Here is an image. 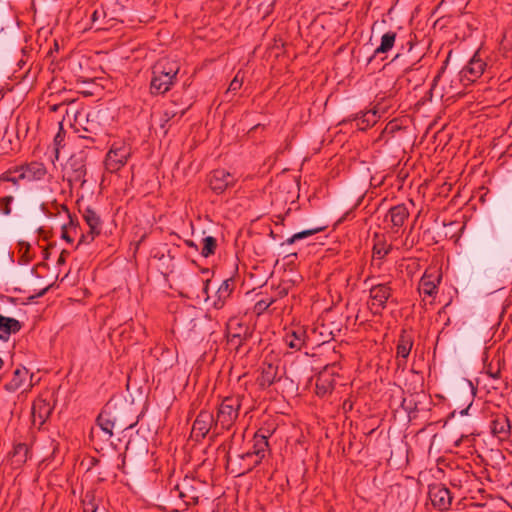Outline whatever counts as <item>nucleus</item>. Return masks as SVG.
Returning a JSON list of instances; mask_svg holds the SVG:
<instances>
[{
    "mask_svg": "<svg viewBox=\"0 0 512 512\" xmlns=\"http://www.w3.org/2000/svg\"><path fill=\"white\" fill-rule=\"evenodd\" d=\"M179 72V66L167 60L158 61L153 67L152 78L150 82V92L152 95H161L168 92Z\"/></svg>",
    "mask_w": 512,
    "mask_h": 512,
    "instance_id": "f257e3e1",
    "label": "nucleus"
},
{
    "mask_svg": "<svg viewBox=\"0 0 512 512\" xmlns=\"http://www.w3.org/2000/svg\"><path fill=\"white\" fill-rule=\"evenodd\" d=\"M242 406V397L240 395L225 397L218 406L215 418V432L219 434L221 430H229L234 425L239 416Z\"/></svg>",
    "mask_w": 512,
    "mask_h": 512,
    "instance_id": "f03ea898",
    "label": "nucleus"
},
{
    "mask_svg": "<svg viewBox=\"0 0 512 512\" xmlns=\"http://www.w3.org/2000/svg\"><path fill=\"white\" fill-rule=\"evenodd\" d=\"M86 175V157L82 154L70 156L63 167V180L67 181L70 188L74 185L82 188L87 181Z\"/></svg>",
    "mask_w": 512,
    "mask_h": 512,
    "instance_id": "7ed1b4c3",
    "label": "nucleus"
},
{
    "mask_svg": "<svg viewBox=\"0 0 512 512\" xmlns=\"http://www.w3.org/2000/svg\"><path fill=\"white\" fill-rule=\"evenodd\" d=\"M269 436V430L264 431L263 428L259 429L254 434L252 439V445L247 451L253 455L255 460L247 463V465L243 468L241 474L248 473L261 464L266 454L269 452Z\"/></svg>",
    "mask_w": 512,
    "mask_h": 512,
    "instance_id": "20e7f679",
    "label": "nucleus"
},
{
    "mask_svg": "<svg viewBox=\"0 0 512 512\" xmlns=\"http://www.w3.org/2000/svg\"><path fill=\"white\" fill-rule=\"evenodd\" d=\"M131 156V147L123 142H115L105 157V168L110 173L118 172Z\"/></svg>",
    "mask_w": 512,
    "mask_h": 512,
    "instance_id": "39448f33",
    "label": "nucleus"
},
{
    "mask_svg": "<svg viewBox=\"0 0 512 512\" xmlns=\"http://www.w3.org/2000/svg\"><path fill=\"white\" fill-rule=\"evenodd\" d=\"M393 289L390 282L372 285L369 297L372 300L370 309L375 315H380L386 308L388 300L392 297Z\"/></svg>",
    "mask_w": 512,
    "mask_h": 512,
    "instance_id": "423d86ee",
    "label": "nucleus"
},
{
    "mask_svg": "<svg viewBox=\"0 0 512 512\" xmlns=\"http://www.w3.org/2000/svg\"><path fill=\"white\" fill-rule=\"evenodd\" d=\"M486 62L480 57L479 51L475 52L467 65L460 71V81L465 85L475 82L482 76L486 69Z\"/></svg>",
    "mask_w": 512,
    "mask_h": 512,
    "instance_id": "0eeeda50",
    "label": "nucleus"
},
{
    "mask_svg": "<svg viewBox=\"0 0 512 512\" xmlns=\"http://www.w3.org/2000/svg\"><path fill=\"white\" fill-rule=\"evenodd\" d=\"M428 496L431 504L439 511H446L452 503L450 490L442 483H433L428 487Z\"/></svg>",
    "mask_w": 512,
    "mask_h": 512,
    "instance_id": "6e6552de",
    "label": "nucleus"
},
{
    "mask_svg": "<svg viewBox=\"0 0 512 512\" xmlns=\"http://www.w3.org/2000/svg\"><path fill=\"white\" fill-rule=\"evenodd\" d=\"M213 426L215 427L213 413L207 410H201L193 423L191 436L196 441H200L206 437Z\"/></svg>",
    "mask_w": 512,
    "mask_h": 512,
    "instance_id": "1a4fd4ad",
    "label": "nucleus"
},
{
    "mask_svg": "<svg viewBox=\"0 0 512 512\" xmlns=\"http://www.w3.org/2000/svg\"><path fill=\"white\" fill-rule=\"evenodd\" d=\"M236 178L225 169L213 170L209 177V187L216 194H222L228 187L235 184Z\"/></svg>",
    "mask_w": 512,
    "mask_h": 512,
    "instance_id": "9d476101",
    "label": "nucleus"
},
{
    "mask_svg": "<svg viewBox=\"0 0 512 512\" xmlns=\"http://www.w3.org/2000/svg\"><path fill=\"white\" fill-rule=\"evenodd\" d=\"M83 218L89 227V231L86 235H82L79 244L86 242L90 243L101 233L102 221L98 213L91 207L85 208L83 211Z\"/></svg>",
    "mask_w": 512,
    "mask_h": 512,
    "instance_id": "9b49d317",
    "label": "nucleus"
},
{
    "mask_svg": "<svg viewBox=\"0 0 512 512\" xmlns=\"http://www.w3.org/2000/svg\"><path fill=\"white\" fill-rule=\"evenodd\" d=\"M54 410V405L50 401L42 397L34 400L32 405V421L33 425H38L41 428L45 422L50 418Z\"/></svg>",
    "mask_w": 512,
    "mask_h": 512,
    "instance_id": "f8f14e48",
    "label": "nucleus"
},
{
    "mask_svg": "<svg viewBox=\"0 0 512 512\" xmlns=\"http://www.w3.org/2000/svg\"><path fill=\"white\" fill-rule=\"evenodd\" d=\"M490 428L493 436L501 441L509 439L511 435L510 419L504 413H497L492 416Z\"/></svg>",
    "mask_w": 512,
    "mask_h": 512,
    "instance_id": "ddd939ff",
    "label": "nucleus"
},
{
    "mask_svg": "<svg viewBox=\"0 0 512 512\" xmlns=\"http://www.w3.org/2000/svg\"><path fill=\"white\" fill-rule=\"evenodd\" d=\"M22 178L28 182H38L45 179L47 176V168L42 162L32 161L20 165V171Z\"/></svg>",
    "mask_w": 512,
    "mask_h": 512,
    "instance_id": "4468645a",
    "label": "nucleus"
},
{
    "mask_svg": "<svg viewBox=\"0 0 512 512\" xmlns=\"http://www.w3.org/2000/svg\"><path fill=\"white\" fill-rule=\"evenodd\" d=\"M281 380L279 375V365L263 362L260 368V375L257 377V383L260 388L265 389Z\"/></svg>",
    "mask_w": 512,
    "mask_h": 512,
    "instance_id": "2eb2a0df",
    "label": "nucleus"
},
{
    "mask_svg": "<svg viewBox=\"0 0 512 512\" xmlns=\"http://www.w3.org/2000/svg\"><path fill=\"white\" fill-rule=\"evenodd\" d=\"M408 217L409 211L405 204H398L389 209L385 216V221H389L392 224L394 232H398L399 228L404 225Z\"/></svg>",
    "mask_w": 512,
    "mask_h": 512,
    "instance_id": "dca6fc26",
    "label": "nucleus"
},
{
    "mask_svg": "<svg viewBox=\"0 0 512 512\" xmlns=\"http://www.w3.org/2000/svg\"><path fill=\"white\" fill-rule=\"evenodd\" d=\"M412 347H413L412 336L410 334H408L406 331H402L399 336L397 347H396L398 367L406 365L407 358L411 352Z\"/></svg>",
    "mask_w": 512,
    "mask_h": 512,
    "instance_id": "f3484780",
    "label": "nucleus"
},
{
    "mask_svg": "<svg viewBox=\"0 0 512 512\" xmlns=\"http://www.w3.org/2000/svg\"><path fill=\"white\" fill-rule=\"evenodd\" d=\"M308 339L307 331L303 327H296L286 332L284 336L285 344L296 351L302 349Z\"/></svg>",
    "mask_w": 512,
    "mask_h": 512,
    "instance_id": "a211bd4d",
    "label": "nucleus"
},
{
    "mask_svg": "<svg viewBox=\"0 0 512 512\" xmlns=\"http://www.w3.org/2000/svg\"><path fill=\"white\" fill-rule=\"evenodd\" d=\"M379 118V110L377 107H374L371 110L356 114L353 118V121L359 130L365 131L375 125Z\"/></svg>",
    "mask_w": 512,
    "mask_h": 512,
    "instance_id": "6ab92c4d",
    "label": "nucleus"
},
{
    "mask_svg": "<svg viewBox=\"0 0 512 512\" xmlns=\"http://www.w3.org/2000/svg\"><path fill=\"white\" fill-rule=\"evenodd\" d=\"M333 372L329 373L328 367L319 374L316 379L315 392L318 396L324 397L331 393L334 389V380L332 379Z\"/></svg>",
    "mask_w": 512,
    "mask_h": 512,
    "instance_id": "aec40b11",
    "label": "nucleus"
},
{
    "mask_svg": "<svg viewBox=\"0 0 512 512\" xmlns=\"http://www.w3.org/2000/svg\"><path fill=\"white\" fill-rule=\"evenodd\" d=\"M21 328L20 321L0 314V340L7 341L12 334L18 333Z\"/></svg>",
    "mask_w": 512,
    "mask_h": 512,
    "instance_id": "412c9836",
    "label": "nucleus"
},
{
    "mask_svg": "<svg viewBox=\"0 0 512 512\" xmlns=\"http://www.w3.org/2000/svg\"><path fill=\"white\" fill-rule=\"evenodd\" d=\"M28 374L29 371L25 367H17L11 375V379L4 384V389L8 392L17 391L25 384Z\"/></svg>",
    "mask_w": 512,
    "mask_h": 512,
    "instance_id": "4be33fe9",
    "label": "nucleus"
},
{
    "mask_svg": "<svg viewBox=\"0 0 512 512\" xmlns=\"http://www.w3.org/2000/svg\"><path fill=\"white\" fill-rule=\"evenodd\" d=\"M101 130V126L93 120H90L89 118H87L85 126H82L81 128H76V132L78 133L79 138L88 140L92 143L98 141V138L101 134Z\"/></svg>",
    "mask_w": 512,
    "mask_h": 512,
    "instance_id": "5701e85b",
    "label": "nucleus"
},
{
    "mask_svg": "<svg viewBox=\"0 0 512 512\" xmlns=\"http://www.w3.org/2000/svg\"><path fill=\"white\" fill-rule=\"evenodd\" d=\"M440 280H441L440 276L435 278L431 274H428L427 272H425L419 282L420 293L427 295V296H433V295L437 294L438 285L440 283Z\"/></svg>",
    "mask_w": 512,
    "mask_h": 512,
    "instance_id": "b1692460",
    "label": "nucleus"
},
{
    "mask_svg": "<svg viewBox=\"0 0 512 512\" xmlns=\"http://www.w3.org/2000/svg\"><path fill=\"white\" fill-rule=\"evenodd\" d=\"M234 290V281L229 278L224 280L216 291V300L214 301V307L220 309L224 306L226 300L230 297Z\"/></svg>",
    "mask_w": 512,
    "mask_h": 512,
    "instance_id": "393cba45",
    "label": "nucleus"
},
{
    "mask_svg": "<svg viewBox=\"0 0 512 512\" xmlns=\"http://www.w3.org/2000/svg\"><path fill=\"white\" fill-rule=\"evenodd\" d=\"M97 424L110 438L113 435V428L117 424V419L114 417L108 409L102 410L98 415Z\"/></svg>",
    "mask_w": 512,
    "mask_h": 512,
    "instance_id": "a878e982",
    "label": "nucleus"
},
{
    "mask_svg": "<svg viewBox=\"0 0 512 512\" xmlns=\"http://www.w3.org/2000/svg\"><path fill=\"white\" fill-rule=\"evenodd\" d=\"M11 456L14 465H16L17 467L23 465L30 457L29 446L25 443H18L14 445Z\"/></svg>",
    "mask_w": 512,
    "mask_h": 512,
    "instance_id": "bb28decb",
    "label": "nucleus"
},
{
    "mask_svg": "<svg viewBox=\"0 0 512 512\" xmlns=\"http://www.w3.org/2000/svg\"><path fill=\"white\" fill-rule=\"evenodd\" d=\"M395 40H396L395 32L388 31L385 34H383L381 37V43L375 49L373 57L378 54H384V53H387L388 51H390L395 44Z\"/></svg>",
    "mask_w": 512,
    "mask_h": 512,
    "instance_id": "cd10ccee",
    "label": "nucleus"
},
{
    "mask_svg": "<svg viewBox=\"0 0 512 512\" xmlns=\"http://www.w3.org/2000/svg\"><path fill=\"white\" fill-rule=\"evenodd\" d=\"M326 228H327L326 225H324V226H317V227H313V228H310V229L303 230L301 232L295 233L294 235L289 237L285 242H283L281 245H286V244L287 245H291V244L295 243L298 240H302L304 238H307V237L315 235V234H317L319 232H322Z\"/></svg>",
    "mask_w": 512,
    "mask_h": 512,
    "instance_id": "c85d7f7f",
    "label": "nucleus"
},
{
    "mask_svg": "<svg viewBox=\"0 0 512 512\" xmlns=\"http://www.w3.org/2000/svg\"><path fill=\"white\" fill-rule=\"evenodd\" d=\"M19 171H20V166H17L15 168L8 169L7 171L3 172L0 175V183L9 182L13 186L18 188L19 182L21 180H24V178H22V176H20L21 172H19Z\"/></svg>",
    "mask_w": 512,
    "mask_h": 512,
    "instance_id": "c756f323",
    "label": "nucleus"
},
{
    "mask_svg": "<svg viewBox=\"0 0 512 512\" xmlns=\"http://www.w3.org/2000/svg\"><path fill=\"white\" fill-rule=\"evenodd\" d=\"M250 337L249 328H244V333H232V326L231 324L228 327V343L235 346V348L238 350Z\"/></svg>",
    "mask_w": 512,
    "mask_h": 512,
    "instance_id": "7c9ffc66",
    "label": "nucleus"
},
{
    "mask_svg": "<svg viewBox=\"0 0 512 512\" xmlns=\"http://www.w3.org/2000/svg\"><path fill=\"white\" fill-rule=\"evenodd\" d=\"M376 237L378 239L373 245V258L384 259L391 252L392 246L387 245L386 241L383 238H379L378 236Z\"/></svg>",
    "mask_w": 512,
    "mask_h": 512,
    "instance_id": "2f4dec72",
    "label": "nucleus"
},
{
    "mask_svg": "<svg viewBox=\"0 0 512 512\" xmlns=\"http://www.w3.org/2000/svg\"><path fill=\"white\" fill-rule=\"evenodd\" d=\"M217 240L213 236H207L204 237L202 240V249L200 251V254L207 258L211 255H214L217 249Z\"/></svg>",
    "mask_w": 512,
    "mask_h": 512,
    "instance_id": "473e14b6",
    "label": "nucleus"
},
{
    "mask_svg": "<svg viewBox=\"0 0 512 512\" xmlns=\"http://www.w3.org/2000/svg\"><path fill=\"white\" fill-rule=\"evenodd\" d=\"M54 205L56 206L58 212H60V210H61V211H64L67 214V216L69 218V226H74L75 225L74 218L70 214L68 207L65 204H57L56 202L54 203ZM67 227H68V224H63L62 225V235H61V237H62V239L66 240L68 243H72L73 239L68 234Z\"/></svg>",
    "mask_w": 512,
    "mask_h": 512,
    "instance_id": "72a5a7b5",
    "label": "nucleus"
},
{
    "mask_svg": "<svg viewBox=\"0 0 512 512\" xmlns=\"http://www.w3.org/2000/svg\"><path fill=\"white\" fill-rule=\"evenodd\" d=\"M13 202L14 197L12 195L0 197V215L10 216Z\"/></svg>",
    "mask_w": 512,
    "mask_h": 512,
    "instance_id": "f704fd0d",
    "label": "nucleus"
},
{
    "mask_svg": "<svg viewBox=\"0 0 512 512\" xmlns=\"http://www.w3.org/2000/svg\"><path fill=\"white\" fill-rule=\"evenodd\" d=\"M106 18V12L105 10L101 8H97L93 11L91 15V22L92 24L99 23V25L96 26V30L105 29L103 25V20Z\"/></svg>",
    "mask_w": 512,
    "mask_h": 512,
    "instance_id": "c9c22d12",
    "label": "nucleus"
},
{
    "mask_svg": "<svg viewBox=\"0 0 512 512\" xmlns=\"http://www.w3.org/2000/svg\"><path fill=\"white\" fill-rule=\"evenodd\" d=\"M179 497L181 499H183L187 505H191V504L195 505V504H198V501H199V495L193 488H191L189 490V493L186 491L180 490Z\"/></svg>",
    "mask_w": 512,
    "mask_h": 512,
    "instance_id": "e433bc0d",
    "label": "nucleus"
},
{
    "mask_svg": "<svg viewBox=\"0 0 512 512\" xmlns=\"http://www.w3.org/2000/svg\"><path fill=\"white\" fill-rule=\"evenodd\" d=\"M273 302H274L273 298L259 300L255 304V311L260 314V313L266 311Z\"/></svg>",
    "mask_w": 512,
    "mask_h": 512,
    "instance_id": "4c0bfd02",
    "label": "nucleus"
},
{
    "mask_svg": "<svg viewBox=\"0 0 512 512\" xmlns=\"http://www.w3.org/2000/svg\"><path fill=\"white\" fill-rule=\"evenodd\" d=\"M20 252H22V259L25 262H29L32 260V256L29 254L31 245L28 242L20 241L19 242Z\"/></svg>",
    "mask_w": 512,
    "mask_h": 512,
    "instance_id": "58836bf2",
    "label": "nucleus"
},
{
    "mask_svg": "<svg viewBox=\"0 0 512 512\" xmlns=\"http://www.w3.org/2000/svg\"><path fill=\"white\" fill-rule=\"evenodd\" d=\"M242 83H243L242 79H239L238 74H237L233 78V80L230 82L228 91H232V92L238 91L241 88Z\"/></svg>",
    "mask_w": 512,
    "mask_h": 512,
    "instance_id": "ea45409f",
    "label": "nucleus"
},
{
    "mask_svg": "<svg viewBox=\"0 0 512 512\" xmlns=\"http://www.w3.org/2000/svg\"><path fill=\"white\" fill-rule=\"evenodd\" d=\"M500 368L497 367V368H493L492 365L490 364L489 366L486 367V374L491 377L492 379H499L500 378Z\"/></svg>",
    "mask_w": 512,
    "mask_h": 512,
    "instance_id": "a19ab883",
    "label": "nucleus"
},
{
    "mask_svg": "<svg viewBox=\"0 0 512 512\" xmlns=\"http://www.w3.org/2000/svg\"><path fill=\"white\" fill-rule=\"evenodd\" d=\"M239 458L244 462V465L243 467H241V470H243V468L247 465V463H249L250 461H253L255 460L253 455L246 451V452H243L242 454L239 455ZM242 471L239 472V475L241 474Z\"/></svg>",
    "mask_w": 512,
    "mask_h": 512,
    "instance_id": "79ce46f5",
    "label": "nucleus"
},
{
    "mask_svg": "<svg viewBox=\"0 0 512 512\" xmlns=\"http://www.w3.org/2000/svg\"><path fill=\"white\" fill-rule=\"evenodd\" d=\"M69 254H70V253H69V251H67V250H65V249H64V250H62V251H61V253H60V255H59V257H58L57 264H58V265H63V264H65L66 259H67V257L69 256Z\"/></svg>",
    "mask_w": 512,
    "mask_h": 512,
    "instance_id": "37998d69",
    "label": "nucleus"
},
{
    "mask_svg": "<svg viewBox=\"0 0 512 512\" xmlns=\"http://www.w3.org/2000/svg\"><path fill=\"white\" fill-rule=\"evenodd\" d=\"M138 423V420H135L133 422H130V423H121L119 422L118 423V426L120 428H122L123 430H127V429H132L134 426H136Z\"/></svg>",
    "mask_w": 512,
    "mask_h": 512,
    "instance_id": "c03bdc74",
    "label": "nucleus"
},
{
    "mask_svg": "<svg viewBox=\"0 0 512 512\" xmlns=\"http://www.w3.org/2000/svg\"><path fill=\"white\" fill-rule=\"evenodd\" d=\"M288 294V288L287 287H282V286H279L277 288V295L279 297H284Z\"/></svg>",
    "mask_w": 512,
    "mask_h": 512,
    "instance_id": "a18cd8bd",
    "label": "nucleus"
},
{
    "mask_svg": "<svg viewBox=\"0 0 512 512\" xmlns=\"http://www.w3.org/2000/svg\"><path fill=\"white\" fill-rule=\"evenodd\" d=\"M40 209H41V211H42L46 216H48V217H51V216H52V213H51V212H49V210H48V206H47V204L42 203V204L40 205Z\"/></svg>",
    "mask_w": 512,
    "mask_h": 512,
    "instance_id": "49530a36",
    "label": "nucleus"
},
{
    "mask_svg": "<svg viewBox=\"0 0 512 512\" xmlns=\"http://www.w3.org/2000/svg\"><path fill=\"white\" fill-rule=\"evenodd\" d=\"M445 69H446V65L442 66L441 69L439 70L438 74L434 77V79H433L434 85L440 79V77H441L442 73L445 71Z\"/></svg>",
    "mask_w": 512,
    "mask_h": 512,
    "instance_id": "de8ad7c7",
    "label": "nucleus"
},
{
    "mask_svg": "<svg viewBox=\"0 0 512 512\" xmlns=\"http://www.w3.org/2000/svg\"><path fill=\"white\" fill-rule=\"evenodd\" d=\"M237 326L238 328H232V333H244V328H248L247 326H243L241 324H237Z\"/></svg>",
    "mask_w": 512,
    "mask_h": 512,
    "instance_id": "09e8293b",
    "label": "nucleus"
},
{
    "mask_svg": "<svg viewBox=\"0 0 512 512\" xmlns=\"http://www.w3.org/2000/svg\"><path fill=\"white\" fill-rule=\"evenodd\" d=\"M185 244H186L188 247L193 248V249H195L196 251H198V246H197V244H196L194 241H192V240H185Z\"/></svg>",
    "mask_w": 512,
    "mask_h": 512,
    "instance_id": "8fccbe9b",
    "label": "nucleus"
},
{
    "mask_svg": "<svg viewBox=\"0 0 512 512\" xmlns=\"http://www.w3.org/2000/svg\"><path fill=\"white\" fill-rule=\"evenodd\" d=\"M203 284H204L203 291L207 295V297H209L208 288H209L210 280L203 281Z\"/></svg>",
    "mask_w": 512,
    "mask_h": 512,
    "instance_id": "3c124183",
    "label": "nucleus"
},
{
    "mask_svg": "<svg viewBox=\"0 0 512 512\" xmlns=\"http://www.w3.org/2000/svg\"><path fill=\"white\" fill-rule=\"evenodd\" d=\"M62 104H54L50 106V111L56 112Z\"/></svg>",
    "mask_w": 512,
    "mask_h": 512,
    "instance_id": "603ef678",
    "label": "nucleus"
},
{
    "mask_svg": "<svg viewBox=\"0 0 512 512\" xmlns=\"http://www.w3.org/2000/svg\"><path fill=\"white\" fill-rule=\"evenodd\" d=\"M49 255H50V253H49L48 248H45V249L43 250V258H44V259H48V258H49Z\"/></svg>",
    "mask_w": 512,
    "mask_h": 512,
    "instance_id": "864d4df0",
    "label": "nucleus"
},
{
    "mask_svg": "<svg viewBox=\"0 0 512 512\" xmlns=\"http://www.w3.org/2000/svg\"><path fill=\"white\" fill-rule=\"evenodd\" d=\"M98 462H99V460H98V459H96V458H92V459H91V464H92V465H96Z\"/></svg>",
    "mask_w": 512,
    "mask_h": 512,
    "instance_id": "5fc2aeb1",
    "label": "nucleus"
},
{
    "mask_svg": "<svg viewBox=\"0 0 512 512\" xmlns=\"http://www.w3.org/2000/svg\"><path fill=\"white\" fill-rule=\"evenodd\" d=\"M47 290H48V287H47V288H45V289H43V290L38 294V296H42V295H44V294L46 293V291H47Z\"/></svg>",
    "mask_w": 512,
    "mask_h": 512,
    "instance_id": "6e6d98bb",
    "label": "nucleus"
},
{
    "mask_svg": "<svg viewBox=\"0 0 512 512\" xmlns=\"http://www.w3.org/2000/svg\"><path fill=\"white\" fill-rule=\"evenodd\" d=\"M469 408H470V405L466 409L462 410L461 414L462 415L467 414V411L469 410Z\"/></svg>",
    "mask_w": 512,
    "mask_h": 512,
    "instance_id": "4d7b16f0",
    "label": "nucleus"
},
{
    "mask_svg": "<svg viewBox=\"0 0 512 512\" xmlns=\"http://www.w3.org/2000/svg\"><path fill=\"white\" fill-rule=\"evenodd\" d=\"M258 127H260V124L255 125L252 130H256Z\"/></svg>",
    "mask_w": 512,
    "mask_h": 512,
    "instance_id": "13d9d810",
    "label": "nucleus"
},
{
    "mask_svg": "<svg viewBox=\"0 0 512 512\" xmlns=\"http://www.w3.org/2000/svg\"><path fill=\"white\" fill-rule=\"evenodd\" d=\"M57 139H58V140H61V137H60V135H59V134H58V135H56V137H55V140H56V141H57Z\"/></svg>",
    "mask_w": 512,
    "mask_h": 512,
    "instance_id": "bf43d9fd",
    "label": "nucleus"
},
{
    "mask_svg": "<svg viewBox=\"0 0 512 512\" xmlns=\"http://www.w3.org/2000/svg\"><path fill=\"white\" fill-rule=\"evenodd\" d=\"M57 139H58V140H61V137H60V135H59V134H58V135H56V137H55V140H56V141H57Z\"/></svg>",
    "mask_w": 512,
    "mask_h": 512,
    "instance_id": "052dcab7",
    "label": "nucleus"
},
{
    "mask_svg": "<svg viewBox=\"0 0 512 512\" xmlns=\"http://www.w3.org/2000/svg\"><path fill=\"white\" fill-rule=\"evenodd\" d=\"M270 236L275 238V235H274L273 231L270 232Z\"/></svg>",
    "mask_w": 512,
    "mask_h": 512,
    "instance_id": "680f3d73",
    "label": "nucleus"
},
{
    "mask_svg": "<svg viewBox=\"0 0 512 512\" xmlns=\"http://www.w3.org/2000/svg\"><path fill=\"white\" fill-rule=\"evenodd\" d=\"M137 18H138L139 22L144 21L141 17H137Z\"/></svg>",
    "mask_w": 512,
    "mask_h": 512,
    "instance_id": "e2e57ef3",
    "label": "nucleus"
},
{
    "mask_svg": "<svg viewBox=\"0 0 512 512\" xmlns=\"http://www.w3.org/2000/svg\"><path fill=\"white\" fill-rule=\"evenodd\" d=\"M38 232H39V233H42V232H43V229H42V228H39V229H38Z\"/></svg>",
    "mask_w": 512,
    "mask_h": 512,
    "instance_id": "0e129e2a",
    "label": "nucleus"
},
{
    "mask_svg": "<svg viewBox=\"0 0 512 512\" xmlns=\"http://www.w3.org/2000/svg\"><path fill=\"white\" fill-rule=\"evenodd\" d=\"M328 369H329V371H330V370H333V369H334V366H331V367H330V368H328Z\"/></svg>",
    "mask_w": 512,
    "mask_h": 512,
    "instance_id": "69168bd1",
    "label": "nucleus"
},
{
    "mask_svg": "<svg viewBox=\"0 0 512 512\" xmlns=\"http://www.w3.org/2000/svg\"><path fill=\"white\" fill-rule=\"evenodd\" d=\"M328 369H329V371H330V370H333V369H334V366H331V367H330V368H328Z\"/></svg>",
    "mask_w": 512,
    "mask_h": 512,
    "instance_id": "338daca9",
    "label": "nucleus"
}]
</instances>
